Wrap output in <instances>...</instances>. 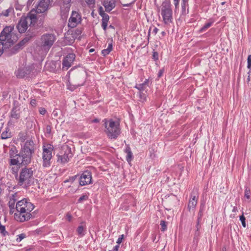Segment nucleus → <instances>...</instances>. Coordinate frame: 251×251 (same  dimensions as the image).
Returning <instances> with one entry per match:
<instances>
[{
    "mask_svg": "<svg viewBox=\"0 0 251 251\" xmlns=\"http://www.w3.org/2000/svg\"><path fill=\"white\" fill-rule=\"evenodd\" d=\"M34 208V205L27 199L18 201L15 209L17 213L14 214V218L18 221L24 222L33 218L31 212Z\"/></svg>",
    "mask_w": 251,
    "mask_h": 251,
    "instance_id": "obj_1",
    "label": "nucleus"
},
{
    "mask_svg": "<svg viewBox=\"0 0 251 251\" xmlns=\"http://www.w3.org/2000/svg\"><path fill=\"white\" fill-rule=\"evenodd\" d=\"M71 72H73L72 82L69 80L67 83V87L68 89L73 91L77 88L84 85L87 74L86 72L82 68L76 70L72 69L68 72L67 75H69Z\"/></svg>",
    "mask_w": 251,
    "mask_h": 251,
    "instance_id": "obj_2",
    "label": "nucleus"
},
{
    "mask_svg": "<svg viewBox=\"0 0 251 251\" xmlns=\"http://www.w3.org/2000/svg\"><path fill=\"white\" fill-rule=\"evenodd\" d=\"M34 170L31 167L25 166L20 171L19 176L16 177L18 185L27 188L33 183Z\"/></svg>",
    "mask_w": 251,
    "mask_h": 251,
    "instance_id": "obj_3",
    "label": "nucleus"
},
{
    "mask_svg": "<svg viewBox=\"0 0 251 251\" xmlns=\"http://www.w3.org/2000/svg\"><path fill=\"white\" fill-rule=\"evenodd\" d=\"M104 126V132L109 139H116L121 134L119 122L112 119H104L102 120Z\"/></svg>",
    "mask_w": 251,
    "mask_h": 251,
    "instance_id": "obj_4",
    "label": "nucleus"
},
{
    "mask_svg": "<svg viewBox=\"0 0 251 251\" xmlns=\"http://www.w3.org/2000/svg\"><path fill=\"white\" fill-rule=\"evenodd\" d=\"M32 154L31 153L26 152L21 150L18 154H16L13 156L11 155H10L11 158L9 161V164L11 166L22 165L27 166L31 163Z\"/></svg>",
    "mask_w": 251,
    "mask_h": 251,
    "instance_id": "obj_5",
    "label": "nucleus"
},
{
    "mask_svg": "<svg viewBox=\"0 0 251 251\" xmlns=\"http://www.w3.org/2000/svg\"><path fill=\"white\" fill-rule=\"evenodd\" d=\"M55 40L56 36L53 33H46L41 36L39 46L42 50L48 51Z\"/></svg>",
    "mask_w": 251,
    "mask_h": 251,
    "instance_id": "obj_6",
    "label": "nucleus"
},
{
    "mask_svg": "<svg viewBox=\"0 0 251 251\" xmlns=\"http://www.w3.org/2000/svg\"><path fill=\"white\" fill-rule=\"evenodd\" d=\"M73 156L72 149L67 145H63L60 149L57 154V162L60 164H64L68 162Z\"/></svg>",
    "mask_w": 251,
    "mask_h": 251,
    "instance_id": "obj_7",
    "label": "nucleus"
},
{
    "mask_svg": "<svg viewBox=\"0 0 251 251\" xmlns=\"http://www.w3.org/2000/svg\"><path fill=\"white\" fill-rule=\"evenodd\" d=\"M161 13L163 18V21L165 24L166 25L172 22L173 12L170 1L165 0L162 2Z\"/></svg>",
    "mask_w": 251,
    "mask_h": 251,
    "instance_id": "obj_8",
    "label": "nucleus"
},
{
    "mask_svg": "<svg viewBox=\"0 0 251 251\" xmlns=\"http://www.w3.org/2000/svg\"><path fill=\"white\" fill-rule=\"evenodd\" d=\"M53 146L50 144L44 145L43 147V166L48 167L50 165V160L52 158Z\"/></svg>",
    "mask_w": 251,
    "mask_h": 251,
    "instance_id": "obj_9",
    "label": "nucleus"
},
{
    "mask_svg": "<svg viewBox=\"0 0 251 251\" xmlns=\"http://www.w3.org/2000/svg\"><path fill=\"white\" fill-rule=\"evenodd\" d=\"M13 29L14 26H9L5 27L0 34V41L9 42L10 44L13 45L15 41L11 39Z\"/></svg>",
    "mask_w": 251,
    "mask_h": 251,
    "instance_id": "obj_10",
    "label": "nucleus"
},
{
    "mask_svg": "<svg viewBox=\"0 0 251 251\" xmlns=\"http://www.w3.org/2000/svg\"><path fill=\"white\" fill-rule=\"evenodd\" d=\"M82 21L81 15L80 12L73 11L71 17L69 18L68 26L70 28L76 27Z\"/></svg>",
    "mask_w": 251,
    "mask_h": 251,
    "instance_id": "obj_11",
    "label": "nucleus"
},
{
    "mask_svg": "<svg viewBox=\"0 0 251 251\" xmlns=\"http://www.w3.org/2000/svg\"><path fill=\"white\" fill-rule=\"evenodd\" d=\"M199 199V194L197 190L193 191L188 204V209L190 212H195L196 207Z\"/></svg>",
    "mask_w": 251,
    "mask_h": 251,
    "instance_id": "obj_12",
    "label": "nucleus"
},
{
    "mask_svg": "<svg viewBox=\"0 0 251 251\" xmlns=\"http://www.w3.org/2000/svg\"><path fill=\"white\" fill-rule=\"evenodd\" d=\"M52 0H40L37 5L35 12L37 13H43L48 11L51 6Z\"/></svg>",
    "mask_w": 251,
    "mask_h": 251,
    "instance_id": "obj_13",
    "label": "nucleus"
},
{
    "mask_svg": "<svg viewBox=\"0 0 251 251\" xmlns=\"http://www.w3.org/2000/svg\"><path fill=\"white\" fill-rule=\"evenodd\" d=\"M75 58V55L74 53H68L63 59V69L67 70L72 66Z\"/></svg>",
    "mask_w": 251,
    "mask_h": 251,
    "instance_id": "obj_14",
    "label": "nucleus"
},
{
    "mask_svg": "<svg viewBox=\"0 0 251 251\" xmlns=\"http://www.w3.org/2000/svg\"><path fill=\"white\" fill-rule=\"evenodd\" d=\"M164 202L170 210L173 207L179 204V200L176 195L171 194L166 198Z\"/></svg>",
    "mask_w": 251,
    "mask_h": 251,
    "instance_id": "obj_15",
    "label": "nucleus"
},
{
    "mask_svg": "<svg viewBox=\"0 0 251 251\" xmlns=\"http://www.w3.org/2000/svg\"><path fill=\"white\" fill-rule=\"evenodd\" d=\"M92 175L90 172L84 171L79 177V184L84 186L92 183Z\"/></svg>",
    "mask_w": 251,
    "mask_h": 251,
    "instance_id": "obj_16",
    "label": "nucleus"
},
{
    "mask_svg": "<svg viewBox=\"0 0 251 251\" xmlns=\"http://www.w3.org/2000/svg\"><path fill=\"white\" fill-rule=\"evenodd\" d=\"M27 18L21 17L18 24L16 28L20 33H25L28 28V22L26 21Z\"/></svg>",
    "mask_w": 251,
    "mask_h": 251,
    "instance_id": "obj_17",
    "label": "nucleus"
},
{
    "mask_svg": "<svg viewBox=\"0 0 251 251\" xmlns=\"http://www.w3.org/2000/svg\"><path fill=\"white\" fill-rule=\"evenodd\" d=\"M21 150L33 154L35 152V148L33 140L31 139L26 140Z\"/></svg>",
    "mask_w": 251,
    "mask_h": 251,
    "instance_id": "obj_18",
    "label": "nucleus"
},
{
    "mask_svg": "<svg viewBox=\"0 0 251 251\" xmlns=\"http://www.w3.org/2000/svg\"><path fill=\"white\" fill-rule=\"evenodd\" d=\"M31 71L27 67L19 68L15 72L16 76L19 78H23L30 74Z\"/></svg>",
    "mask_w": 251,
    "mask_h": 251,
    "instance_id": "obj_19",
    "label": "nucleus"
},
{
    "mask_svg": "<svg viewBox=\"0 0 251 251\" xmlns=\"http://www.w3.org/2000/svg\"><path fill=\"white\" fill-rule=\"evenodd\" d=\"M102 5L105 8V11L107 12H110L116 6L115 0H104Z\"/></svg>",
    "mask_w": 251,
    "mask_h": 251,
    "instance_id": "obj_20",
    "label": "nucleus"
},
{
    "mask_svg": "<svg viewBox=\"0 0 251 251\" xmlns=\"http://www.w3.org/2000/svg\"><path fill=\"white\" fill-rule=\"evenodd\" d=\"M82 33V29L81 28H77L72 31L71 34V38L70 40L68 42V45H72L75 41V40L76 38H79L80 36Z\"/></svg>",
    "mask_w": 251,
    "mask_h": 251,
    "instance_id": "obj_21",
    "label": "nucleus"
},
{
    "mask_svg": "<svg viewBox=\"0 0 251 251\" xmlns=\"http://www.w3.org/2000/svg\"><path fill=\"white\" fill-rule=\"evenodd\" d=\"M27 18L26 21L30 22V25L34 26L37 23V18L36 14L32 13V11L29 12L27 16H23Z\"/></svg>",
    "mask_w": 251,
    "mask_h": 251,
    "instance_id": "obj_22",
    "label": "nucleus"
},
{
    "mask_svg": "<svg viewBox=\"0 0 251 251\" xmlns=\"http://www.w3.org/2000/svg\"><path fill=\"white\" fill-rule=\"evenodd\" d=\"M26 43L23 40L19 43L13 46L10 50V55H12L17 53L20 50H21Z\"/></svg>",
    "mask_w": 251,
    "mask_h": 251,
    "instance_id": "obj_23",
    "label": "nucleus"
},
{
    "mask_svg": "<svg viewBox=\"0 0 251 251\" xmlns=\"http://www.w3.org/2000/svg\"><path fill=\"white\" fill-rule=\"evenodd\" d=\"M17 195V194L16 193H15L14 194H13L10 198V199H9V201H8V205L9 206V208L10 209V214H13L14 211V209L15 208V202L17 201L16 199V196Z\"/></svg>",
    "mask_w": 251,
    "mask_h": 251,
    "instance_id": "obj_24",
    "label": "nucleus"
},
{
    "mask_svg": "<svg viewBox=\"0 0 251 251\" xmlns=\"http://www.w3.org/2000/svg\"><path fill=\"white\" fill-rule=\"evenodd\" d=\"M36 36V31L32 29H29L26 32L25 37L23 40L24 41L25 43H26L30 40V39Z\"/></svg>",
    "mask_w": 251,
    "mask_h": 251,
    "instance_id": "obj_25",
    "label": "nucleus"
},
{
    "mask_svg": "<svg viewBox=\"0 0 251 251\" xmlns=\"http://www.w3.org/2000/svg\"><path fill=\"white\" fill-rule=\"evenodd\" d=\"M19 109L16 106H14L11 111V117L15 119H18L20 117Z\"/></svg>",
    "mask_w": 251,
    "mask_h": 251,
    "instance_id": "obj_26",
    "label": "nucleus"
},
{
    "mask_svg": "<svg viewBox=\"0 0 251 251\" xmlns=\"http://www.w3.org/2000/svg\"><path fill=\"white\" fill-rule=\"evenodd\" d=\"M9 43V42L0 41V56L3 53L4 49L8 48L12 45Z\"/></svg>",
    "mask_w": 251,
    "mask_h": 251,
    "instance_id": "obj_27",
    "label": "nucleus"
},
{
    "mask_svg": "<svg viewBox=\"0 0 251 251\" xmlns=\"http://www.w3.org/2000/svg\"><path fill=\"white\" fill-rule=\"evenodd\" d=\"M76 231L78 236L80 237H82L84 236L86 233V226L80 225L78 226L76 229Z\"/></svg>",
    "mask_w": 251,
    "mask_h": 251,
    "instance_id": "obj_28",
    "label": "nucleus"
},
{
    "mask_svg": "<svg viewBox=\"0 0 251 251\" xmlns=\"http://www.w3.org/2000/svg\"><path fill=\"white\" fill-rule=\"evenodd\" d=\"M125 152L126 153V161L128 162L131 161L133 158V154L131 152L130 148L129 146H127L125 149Z\"/></svg>",
    "mask_w": 251,
    "mask_h": 251,
    "instance_id": "obj_29",
    "label": "nucleus"
},
{
    "mask_svg": "<svg viewBox=\"0 0 251 251\" xmlns=\"http://www.w3.org/2000/svg\"><path fill=\"white\" fill-rule=\"evenodd\" d=\"M247 68L250 69L249 72L248 73V76L247 79V82H249L250 81V75L251 74V55H249L247 59Z\"/></svg>",
    "mask_w": 251,
    "mask_h": 251,
    "instance_id": "obj_30",
    "label": "nucleus"
},
{
    "mask_svg": "<svg viewBox=\"0 0 251 251\" xmlns=\"http://www.w3.org/2000/svg\"><path fill=\"white\" fill-rule=\"evenodd\" d=\"M213 23V21L212 20H209V21L205 24L201 28L199 32V33H202L205 32L209 27H210Z\"/></svg>",
    "mask_w": 251,
    "mask_h": 251,
    "instance_id": "obj_31",
    "label": "nucleus"
},
{
    "mask_svg": "<svg viewBox=\"0 0 251 251\" xmlns=\"http://www.w3.org/2000/svg\"><path fill=\"white\" fill-rule=\"evenodd\" d=\"M112 47L113 45L112 42L109 43L107 49L102 50L101 54L102 55L105 56L106 55H108L112 50Z\"/></svg>",
    "mask_w": 251,
    "mask_h": 251,
    "instance_id": "obj_32",
    "label": "nucleus"
},
{
    "mask_svg": "<svg viewBox=\"0 0 251 251\" xmlns=\"http://www.w3.org/2000/svg\"><path fill=\"white\" fill-rule=\"evenodd\" d=\"M205 204L204 203H201L200 205V210L198 214L197 220H201L203 214V211L204 210Z\"/></svg>",
    "mask_w": 251,
    "mask_h": 251,
    "instance_id": "obj_33",
    "label": "nucleus"
},
{
    "mask_svg": "<svg viewBox=\"0 0 251 251\" xmlns=\"http://www.w3.org/2000/svg\"><path fill=\"white\" fill-rule=\"evenodd\" d=\"M9 168L10 170V172L15 176V178H16L17 177H18V172L19 168L17 166H12Z\"/></svg>",
    "mask_w": 251,
    "mask_h": 251,
    "instance_id": "obj_34",
    "label": "nucleus"
},
{
    "mask_svg": "<svg viewBox=\"0 0 251 251\" xmlns=\"http://www.w3.org/2000/svg\"><path fill=\"white\" fill-rule=\"evenodd\" d=\"M11 137V133L8 130H6L2 132L1 134V137L2 139H6Z\"/></svg>",
    "mask_w": 251,
    "mask_h": 251,
    "instance_id": "obj_35",
    "label": "nucleus"
},
{
    "mask_svg": "<svg viewBox=\"0 0 251 251\" xmlns=\"http://www.w3.org/2000/svg\"><path fill=\"white\" fill-rule=\"evenodd\" d=\"M101 17L102 18L101 23L107 24L109 20V15L107 14H103L102 13V15L101 14Z\"/></svg>",
    "mask_w": 251,
    "mask_h": 251,
    "instance_id": "obj_36",
    "label": "nucleus"
},
{
    "mask_svg": "<svg viewBox=\"0 0 251 251\" xmlns=\"http://www.w3.org/2000/svg\"><path fill=\"white\" fill-rule=\"evenodd\" d=\"M160 225L161 226V231H165L167 230V222L165 221L162 220L160 221Z\"/></svg>",
    "mask_w": 251,
    "mask_h": 251,
    "instance_id": "obj_37",
    "label": "nucleus"
},
{
    "mask_svg": "<svg viewBox=\"0 0 251 251\" xmlns=\"http://www.w3.org/2000/svg\"><path fill=\"white\" fill-rule=\"evenodd\" d=\"M13 12V9L12 8H9L5 10H4L1 13V15L7 17L9 16V13Z\"/></svg>",
    "mask_w": 251,
    "mask_h": 251,
    "instance_id": "obj_38",
    "label": "nucleus"
},
{
    "mask_svg": "<svg viewBox=\"0 0 251 251\" xmlns=\"http://www.w3.org/2000/svg\"><path fill=\"white\" fill-rule=\"evenodd\" d=\"M135 87L141 92L143 91L146 89V86L145 85V84L142 83L141 84H137Z\"/></svg>",
    "mask_w": 251,
    "mask_h": 251,
    "instance_id": "obj_39",
    "label": "nucleus"
},
{
    "mask_svg": "<svg viewBox=\"0 0 251 251\" xmlns=\"http://www.w3.org/2000/svg\"><path fill=\"white\" fill-rule=\"evenodd\" d=\"M0 233L4 236L8 234V233L5 230V226H4L1 225L0 224Z\"/></svg>",
    "mask_w": 251,
    "mask_h": 251,
    "instance_id": "obj_40",
    "label": "nucleus"
},
{
    "mask_svg": "<svg viewBox=\"0 0 251 251\" xmlns=\"http://www.w3.org/2000/svg\"><path fill=\"white\" fill-rule=\"evenodd\" d=\"M16 241L17 242H21L23 239L25 238L26 235L25 233H21L17 236Z\"/></svg>",
    "mask_w": 251,
    "mask_h": 251,
    "instance_id": "obj_41",
    "label": "nucleus"
},
{
    "mask_svg": "<svg viewBox=\"0 0 251 251\" xmlns=\"http://www.w3.org/2000/svg\"><path fill=\"white\" fill-rule=\"evenodd\" d=\"M88 199V195L87 194L82 195L78 200V202L81 203L83 201H86Z\"/></svg>",
    "mask_w": 251,
    "mask_h": 251,
    "instance_id": "obj_42",
    "label": "nucleus"
},
{
    "mask_svg": "<svg viewBox=\"0 0 251 251\" xmlns=\"http://www.w3.org/2000/svg\"><path fill=\"white\" fill-rule=\"evenodd\" d=\"M188 0H182L181 2V9L182 11H185L186 9V6L188 5Z\"/></svg>",
    "mask_w": 251,
    "mask_h": 251,
    "instance_id": "obj_43",
    "label": "nucleus"
},
{
    "mask_svg": "<svg viewBox=\"0 0 251 251\" xmlns=\"http://www.w3.org/2000/svg\"><path fill=\"white\" fill-rule=\"evenodd\" d=\"M240 220L241 221V222L242 223V225L244 227H245L246 226V218L244 217L243 214H242V215L240 216Z\"/></svg>",
    "mask_w": 251,
    "mask_h": 251,
    "instance_id": "obj_44",
    "label": "nucleus"
},
{
    "mask_svg": "<svg viewBox=\"0 0 251 251\" xmlns=\"http://www.w3.org/2000/svg\"><path fill=\"white\" fill-rule=\"evenodd\" d=\"M201 221V220H197V225H196L197 230L196 232V235H199V233H200L199 230L201 227V225H200Z\"/></svg>",
    "mask_w": 251,
    "mask_h": 251,
    "instance_id": "obj_45",
    "label": "nucleus"
},
{
    "mask_svg": "<svg viewBox=\"0 0 251 251\" xmlns=\"http://www.w3.org/2000/svg\"><path fill=\"white\" fill-rule=\"evenodd\" d=\"M250 190L249 188L247 187L245 190V197L248 199H249L250 198Z\"/></svg>",
    "mask_w": 251,
    "mask_h": 251,
    "instance_id": "obj_46",
    "label": "nucleus"
},
{
    "mask_svg": "<svg viewBox=\"0 0 251 251\" xmlns=\"http://www.w3.org/2000/svg\"><path fill=\"white\" fill-rule=\"evenodd\" d=\"M152 59L155 61L158 60V53L157 51L152 52Z\"/></svg>",
    "mask_w": 251,
    "mask_h": 251,
    "instance_id": "obj_47",
    "label": "nucleus"
},
{
    "mask_svg": "<svg viewBox=\"0 0 251 251\" xmlns=\"http://www.w3.org/2000/svg\"><path fill=\"white\" fill-rule=\"evenodd\" d=\"M87 4L89 5H94L95 4V0H85Z\"/></svg>",
    "mask_w": 251,
    "mask_h": 251,
    "instance_id": "obj_48",
    "label": "nucleus"
},
{
    "mask_svg": "<svg viewBox=\"0 0 251 251\" xmlns=\"http://www.w3.org/2000/svg\"><path fill=\"white\" fill-rule=\"evenodd\" d=\"M124 235L123 234H122V235H120V236L119 237V238H118V239H117V242H116V243H117V244L118 245H120V244L122 243V240H123V238H124Z\"/></svg>",
    "mask_w": 251,
    "mask_h": 251,
    "instance_id": "obj_49",
    "label": "nucleus"
},
{
    "mask_svg": "<svg viewBox=\"0 0 251 251\" xmlns=\"http://www.w3.org/2000/svg\"><path fill=\"white\" fill-rule=\"evenodd\" d=\"M39 111L40 114H41L42 115H44L47 113V110H46V109L45 108H43V107H40L39 108Z\"/></svg>",
    "mask_w": 251,
    "mask_h": 251,
    "instance_id": "obj_50",
    "label": "nucleus"
},
{
    "mask_svg": "<svg viewBox=\"0 0 251 251\" xmlns=\"http://www.w3.org/2000/svg\"><path fill=\"white\" fill-rule=\"evenodd\" d=\"M164 68H162L161 69H160L158 73V74H157V77L158 78H160V77L162 76L163 74L164 73Z\"/></svg>",
    "mask_w": 251,
    "mask_h": 251,
    "instance_id": "obj_51",
    "label": "nucleus"
},
{
    "mask_svg": "<svg viewBox=\"0 0 251 251\" xmlns=\"http://www.w3.org/2000/svg\"><path fill=\"white\" fill-rule=\"evenodd\" d=\"M77 177V175L70 177L69 178V180H70V181L72 183L75 180V179Z\"/></svg>",
    "mask_w": 251,
    "mask_h": 251,
    "instance_id": "obj_52",
    "label": "nucleus"
},
{
    "mask_svg": "<svg viewBox=\"0 0 251 251\" xmlns=\"http://www.w3.org/2000/svg\"><path fill=\"white\" fill-rule=\"evenodd\" d=\"M51 127L50 126L48 125L46 126V131L47 133L50 134L51 132Z\"/></svg>",
    "mask_w": 251,
    "mask_h": 251,
    "instance_id": "obj_53",
    "label": "nucleus"
},
{
    "mask_svg": "<svg viewBox=\"0 0 251 251\" xmlns=\"http://www.w3.org/2000/svg\"><path fill=\"white\" fill-rule=\"evenodd\" d=\"M70 38H71V34L70 35L66 36L65 37V42L68 45V42L69 40H70Z\"/></svg>",
    "mask_w": 251,
    "mask_h": 251,
    "instance_id": "obj_54",
    "label": "nucleus"
},
{
    "mask_svg": "<svg viewBox=\"0 0 251 251\" xmlns=\"http://www.w3.org/2000/svg\"><path fill=\"white\" fill-rule=\"evenodd\" d=\"M30 104L32 106H35L36 105V100L34 99L33 100H32L31 101H30Z\"/></svg>",
    "mask_w": 251,
    "mask_h": 251,
    "instance_id": "obj_55",
    "label": "nucleus"
},
{
    "mask_svg": "<svg viewBox=\"0 0 251 251\" xmlns=\"http://www.w3.org/2000/svg\"><path fill=\"white\" fill-rule=\"evenodd\" d=\"M101 27H102L104 30H106L107 27V24L105 23H101Z\"/></svg>",
    "mask_w": 251,
    "mask_h": 251,
    "instance_id": "obj_56",
    "label": "nucleus"
},
{
    "mask_svg": "<svg viewBox=\"0 0 251 251\" xmlns=\"http://www.w3.org/2000/svg\"><path fill=\"white\" fill-rule=\"evenodd\" d=\"M102 13H103V14H106L104 12V11H103L102 7L101 6H100L99 8V14L100 15V16H101V14L102 15Z\"/></svg>",
    "mask_w": 251,
    "mask_h": 251,
    "instance_id": "obj_57",
    "label": "nucleus"
},
{
    "mask_svg": "<svg viewBox=\"0 0 251 251\" xmlns=\"http://www.w3.org/2000/svg\"><path fill=\"white\" fill-rule=\"evenodd\" d=\"M119 247L120 245L117 244L115 247H114L113 249V251H118Z\"/></svg>",
    "mask_w": 251,
    "mask_h": 251,
    "instance_id": "obj_58",
    "label": "nucleus"
},
{
    "mask_svg": "<svg viewBox=\"0 0 251 251\" xmlns=\"http://www.w3.org/2000/svg\"><path fill=\"white\" fill-rule=\"evenodd\" d=\"M158 31V29L156 27H154V28L153 29L152 33H153L155 35L157 33Z\"/></svg>",
    "mask_w": 251,
    "mask_h": 251,
    "instance_id": "obj_59",
    "label": "nucleus"
},
{
    "mask_svg": "<svg viewBox=\"0 0 251 251\" xmlns=\"http://www.w3.org/2000/svg\"><path fill=\"white\" fill-rule=\"evenodd\" d=\"M67 218L69 222H70L71 221V220H72V216H71V215L70 214H68L67 215Z\"/></svg>",
    "mask_w": 251,
    "mask_h": 251,
    "instance_id": "obj_60",
    "label": "nucleus"
},
{
    "mask_svg": "<svg viewBox=\"0 0 251 251\" xmlns=\"http://www.w3.org/2000/svg\"><path fill=\"white\" fill-rule=\"evenodd\" d=\"M33 0H28L27 1V5L30 6L32 4Z\"/></svg>",
    "mask_w": 251,
    "mask_h": 251,
    "instance_id": "obj_61",
    "label": "nucleus"
},
{
    "mask_svg": "<svg viewBox=\"0 0 251 251\" xmlns=\"http://www.w3.org/2000/svg\"><path fill=\"white\" fill-rule=\"evenodd\" d=\"M100 122V120L98 119H95L94 120H92V123H98Z\"/></svg>",
    "mask_w": 251,
    "mask_h": 251,
    "instance_id": "obj_62",
    "label": "nucleus"
},
{
    "mask_svg": "<svg viewBox=\"0 0 251 251\" xmlns=\"http://www.w3.org/2000/svg\"><path fill=\"white\" fill-rule=\"evenodd\" d=\"M148 83H149V79H146L143 83L145 84V85L146 86L148 85Z\"/></svg>",
    "mask_w": 251,
    "mask_h": 251,
    "instance_id": "obj_63",
    "label": "nucleus"
},
{
    "mask_svg": "<svg viewBox=\"0 0 251 251\" xmlns=\"http://www.w3.org/2000/svg\"><path fill=\"white\" fill-rule=\"evenodd\" d=\"M232 211L233 212H236V211H237V207L234 206Z\"/></svg>",
    "mask_w": 251,
    "mask_h": 251,
    "instance_id": "obj_64",
    "label": "nucleus"
}]
</instances>
